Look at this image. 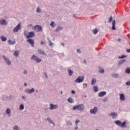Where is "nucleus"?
Wrapping results in <instances>:
<instances>
[{"mask_svg":"<svg viewBox=\"0 0 130 130\" xmlns=\"http://www.w3.org/2000/svg\"><path fill=\"white\" fill-rule=\"evenodd\" d=\"M73 110H79V111H84L85 108L83 104H79L78 105L75 106L72 108Z\"/></svg>","mask_w":130,"mask_h":130,"instance_id":"nucleus-1","label":"nucleus"},{"mask_svg":"<svg viewBox=\"0 0 130 130\" xmlns=\"http://www.w3.org/2000/svg\"><path fill=\"white\" fill-rule=\"evenodd\" d=\"M115 123L117 124V125H118L119 126H120V127H126V122L124 121L123 123H121V122L119 120H117L115 121Z\"/></svg>","mask_w":130,"mask_h":130,"instance_id":"nucleus-2","label":"nucleus"},{"mask_svg":"<svg viewBox=\"0 0 130 130\" xmlns=\"http://www.w3.org/2000/svg\"><path fill=\"white\" fill-rule=\"evenodd\" d=\"M31 60H34L36 61V62H38V63H39V62H41L42 61V59L38 58V57L36 56L35 55H33L31 57Z\"/></svg>","mask_w":130,"mask_h":130,"instance_id":"nucleus-3","label":"nucleus"},{"mask_svg":"<svg viewBox=\"0 0 130 130\" xmlns=\"http://www.w3.org/2000/svg\"><path fill=\"white\" fill-rule=\"evenodd\" d=\"M34 29L37 32H41L43 31L42 26L39 25H36L34 27Z\"/></svg>","mask_w":130,"mask_h":130,"instance_id":"nucleus-4","label":"nucleus"},{"mask_svg":"<svg viewBox=\"0 0 130 130\" xmlns=\"http://www.w3.org/2000/svg\"><path fill=\"white\" fill-rule=\"evenodd\" d=\"M19 30H21V23H18L15 27L13 29V32L16 33V32H18Z\"/></svg>","mask_w":130,"mask_h":130,"instance_id":"nucleus-5","label":"nucleus"},{"mask_svg":"<svg viewBox=\"0 0 130 130\" xmlns=\"http://www.w3.org/2000/svg\"><path fill=\"white\" fill-rule=\"evenodd\" d=\"M84 77V76H79L75 80V83H82V82H83Z\"/></svg>","mask_w":130,"mask_h":130,"instance_id":"nucleus-6","label":"nucleus"},{"mask_svg":"<svg viewBox=\"0 0 130 130\" xmlns=\"http://www.w3.org/2000/svg\"><path fill=\"white\" fill-rule=\"evenodd\" d=\"M24 92L26 94H31V93H34V92H35V89L34 88H31L30 89L26 88L24 90Z\"/></svg>","mask_w":130,"mask_h":130,"instance_id":"nucleus-7","label":"nucleus"},{"mask_svg":"<svg viewBox=\"0 0 130 130\" xmlns=\"http://www.w3.org/2000/svg\"><path fill=\"white\" fill-rule=\"evenodd\" d=\"M98 112V107H94L93 109L90 110V113L91 114H96V113Z\"/></svg>","mask_w":130,"mask_h":130,"instance_id":"nucleus-8","label":"nucleus"},{"mask_svg":"<svg viewBox=\"0 0 130 130\" xmlns=\"http://www.w3.org/2000/svg\"><path fill=\"white\" fill-rule=\"evenodd\" d=\"M49 109L50 110H54V109H56V108H58V105H54L53 104H50L49 105Z\"/></svg>","mask_w":130,"mask_h":130,"instance_id":"nucleus-9","label":"nucleus"},{"mask_svg":"<svg viewBox=\"0 0 130 130\" xmlns=\"http://www.w3.org/2000/svg\"><path fill=\"white\" fill-rule=\"evenodd\" d=\"M0 25L2 26H5L8 25V22L4 18L0 19Z\"/></svg>","mask_w":130,"mask_h":130,"instance_id":"nucleus-10","label":"nucleus"},{"mask_svg":"<svg viewBox=\"0 0 130 130\" xmlns=\"http://www.w3.org/2000/svg\"><path fill=\"white\" fill-rule=\"evenodd\" d=\"M2 57L4 58V60L6 61V62L7 64H8V66H11V62L9 58L6 57V56H5V55H3L2 56Z\"/></svg>","mask_w":130,"mask_h":130,"instance_id":"nucleus-11","label":"nucleus"},{"mask_svg":"<svg viewBox=\"0 0 130 130\" xmlns=\"http://www.w3.org/2000/svg\"><path fill=\"white\" fill-rule=\"evenodd\" d=\"M35 36L34 31H30L28 32V35L26 36V38H32V37Z\"/></svg>","mask_w":130,"mask_h":130,"instance_id":"nucleus-12","label":"nucleus"},{"mask_svg":"<svg viewBox=\"0 0 130 130\" xmlns=\"http://www.w3.org/2000/svg\"><path fill=\"white\" fill-rule=\"evenodd\" d=\"M106 94H107V92H106V91H101L99 93L98 96L99 97H104V96H105V95H106Z\"/></svg>","mask_w":130,"mask_h":130,"instance_id":"nucleus-13","label":"nucleus"},{"mask_svg":"<svg viewBox=\"0 0 130 130\" xmlns=\"http://www.w3.org/2000/svg\"><path fill=\"white\" fill-rule=\"evenodd\" d=\"M27 42H28V43H29V44H30L32 47H34V41H33L32 39H28L27 40Z\"/></svg>","mask_w":130,"mask_h":130,"instance_id":"nucleus-14","label":"nucleus"},{"mask_svg":"<svg viewBox=\"0 0 130 130\" xmlns=\"http://www.w3.org/2000/svg\"><path fill=\"white\" fill-rule=\"evenodd\" d=\"M61 30H63V27L60 26H58L55 30V32H59V31H61Z\"/></svg>","mask_w":130,"mask_h":130,"instance_id":"nucleus-15","label":"nucleus"},{"mask_svg":"<svg viewBox=\"0 0 130 130\" xmlns=\"http://www.w3.org/2000/svg\"><path fill=\"white\" fill-rule=\"evenodd\" d=\"M110 116H112V118H113V119H114L115 118H116L117 117L118 114L115 112H112L110 114Z\"/></svg>","mask_w":130,"mask_h":130,"instance_id":"nucleus-16","label":"nucleus"},{"mask_svg":"<svg viewBox=\"0 0 130 130\" xmlns=\"http://www.w3.org/2000/svg\"><path fill=\"white\" fill-rule=\"evenodd\" d=\"M125 61H126V59H121L120 60L117 64V67H120V66H122V64Z\"/></svg>","mask_w":130,"mask_h":130,"instance_id":"nucleus-17","label":"nucleus"},{"mask_svg":"<svg viewBox=\"0 0 130 130\" xmlns=\"http://www.w3.org/2000/svg\"><path fill=\"white\" fill-rule=\"evenodd\" d=\"M119 97H120V100L121 101H124V100L125 99V97L124 96V94L120 93L119 94Z\"/></svg>","mask_w":130,"mask_h":130,"instance_id":"nucleus-18","label":"nucleus"},{"mask_svg":"<svg viewBox=\"0 0 130 130\" xmlns=\"http://www.w3.org/2000/svg\"><path fill=\"white\" fill-rule=\"evenodd\" d=\"M38 52H39V54H41L42 55H46V53L44 52V51L40 49H38Z\"/></svg>","mask_w":130,"mask_h":130,"instance_id":"nucleus-19","label":"nucleus"},{"mask_svg":"<svg viewBox=\"0 0 130 130\" xmlns=\"http://www.w3.org/2000/svg\"><path fill=\"white\" fill-rule=\"evenodd\" d=\"M8 43L9 45H14L16 44V41H12L11 40H9L8 41Z\"/></svg>","mask_w":130,"mask_h":130,"instance_id":"nucleus-20","label":"nucleus"},{"mask_svg":"<svg viewBox=\"0 0 130 130\" xmlns=\"http://www.w3.org/2000/svg\"><path fill=\"white\" fill-rule=\"evenodd\" d=\"M47 120L49 122V123H52V124H53L54 126L55 125V124L54 123V122H53V121L50 119V118L48 117L47 119H45L46 121H47Z\"/></svg>","mask_w":130,"mask_h":130,"instance_id":"nucleus-21","label":"nucleus"},{"mask_svg":"<svg viewBox=\"0 0 130 130\" xmlns=\"http://www.w3.org/2000/svg\"><path fill=\"white\" fill-rule=\"evenodd\" d=\"M99 70L98 71L99 73H100V74H104L105 70H104V69H103V68H102V67H99Z\"/></svg>","mask_w":130,"mask_h":130,"instance_id":"nucleus-22","label":"nucleus"},{"mask_svg":"<svg viewBox=\"0 0 130 130\" xmlns=\"http://www.w3.org/2000/svg\"><path fill=\"white\" fill-rule=\"evenodd\" d=\"M0 39H1L3 42H6V41H7V38L4 36H1L0 37Z\"/></svg>","mask_w":130,"mask_h":130,"instance_id":"nucleus-23","label":"nucleus"},{"mask_svg":"<svg viewBox=\"0 0 130 130\" xmlns=\"http://www.w3.org/2000/svg\"><path fill=\"white\" fill-rule=\"evenodd\" d=\"M6 113L7 114V115H8L9 117L11 116V109H10V108H7L6 109Z\"/></svg>","mask_w":130,"mask_h":130,"instance_id":"nucleus-24","label":"nucleus"},{"mask_svg":"<svg viewBox=\"0 0 130 130\" xmlns=\"http://www.w3.org/2000/svg\"><path fill=\"white\" fill-rule=\"evenodd\" d=\"M112 30H116V28H115V20H113L112 21Z\"/></svg>","mask_w":130,"mask_h":130,"instance_id":"nucleus-25","label":"nucleus"},{"mask_svg":"<svg viewBox=\"0 0 130 130\" xmlns=\"http://www.w3.org/2000/svg\"><path fill=\"white\" fill-rule=\"evenodd\" d=\"M13 54L15 56H16V57H18L19 56V54H20V51L16 50L14 51Z\"/></svg>","mask_w":130,"mask_h":130,"instance_id":"nucleus-26","label":"nucleus"},{"mask_svg":"<svg viewBox=\"0 0 130 130\" xmlns=\"http://www.w3.org/2000/svg\"><path fill=\"white\" fill-rule=\"evenodd\" d=\"M13 130H21V127H19V126L15 125L13 127Z\"/></svg>","mask_w":130,"mask_h":130,"instance_id":"nucleus-27","label":"nucleus"},{"mask_svg":"<svg viewBox=\"0 0 130 130\" xmlns=\"http://www.w3.org/2000/svg\"><path fill=\"white\" fill-rule=\"evenodd\" d=\"M50 25L52 28H54V27L56 26V24H55V23L53 21L51 22V23H50Z\"/></svg>","mask_w":130,"mask_h":130,"instance_id":"nucleus-28","label":"nucleus"},{"mask_svg":"<svg viewBox=\"0 0 130 130\" xmlns=\"http://www.w3.org/2000/svg\"><path fill=\"white\" fill-rule=\"evenodd\" d=\"M112 77H113V78H118L119 75L118 74L114 73L112 74Z\"/></svg>","mask_w":130,"mask_h":130,"instance_id":"nucleus-29","label":"nucleus"},{"mask_svg":"<svg viewBox=\"0 0 130 130\" xmlns=\"http://www.w3.org/2000/svg\"><path fill=\"white\" fill-rule=\"evenodd\" d=\"M92 33L96 35L98 33V29H97V28H95L94 29L92 30Z\"/></svg>","mask_w":130,"mask_h":130,"instance_id":"nucleus-30","label":"nucleus"},{"mask_svg":"<svg viewBox=\"0 0 130 130\" xmlns=\"http://www.w3.org/2000/svg\"><path fill=\"white\" fill-rule=\"evenodd\" d=\"M96 79L95 78H92L91 80V85H95V83H96Z\"/></svg>","mask_w":130,"mask_h":130,"instance_id":"nucleus-31","label":"nucleus"},{"mask_svg":"<svg viewBox=\"0 0 130 130\" xmlns=\"http://www.w3.org/2000/svg\"><path fill=\"white\" fill-rule=\"evenodd\" d=\"M68 74L69 76H73V73H74L73 71H72L71 69L68 70Z\"/></svg>","mask_w":130,"mask_h":130,"instance_id":"nucleus-32","label":"nucleus"},{"mask_svg":"<svg viewBox=\"0 0 130 130\" xmlns=\"http://www.w3.org/2000/svg\"><path fill=\"white\" fill-rule=\"evenodd\" d=\"M68 101L69 103H73L74 102V100L72 98H69L68 99Z\"/></svg>","mask_w":130,"mask_h":130,"instance_id":"nucleus-33","label":"nucleus"},{"mask_svg":"<svg viewBox=\"0 0 130 130\" xmlns=\"http://www.w3.org/2000/svg\"><path fill=\"white\" fill-rule=\"evenodd\" d=\"M66 124L67 125H69V126L73 125L72 122L70 120L66 121Z\"/></svg>","mask_w":130,"mask_h":130,"instance_id":"nucleus-34","label":"nucleus"},{"mask_svg":"<svg viewBox=\"0 0 130 130\" xmlns=\"http://www.w3.org/2000/svg\"><path fill=\"white\" fill-rule=\"evenodd\" d=\"M25 108L24 107V105L21 104L20 107H19V110H23Z\"/></svg>","mask_w":130,"mask_h":130,"instance_id":"nucleus-35","label":"nucleus"},{"mask_svg":"<svg viewBox=\"0 0 130 130\" xmlns=\"http://www.w3.org/2000/svg\"><path fill=\"white\" fill-rule=\"evenodd\" d=\"M125 72L126 73V74H130V68H127L125 70Z\"/></svg>","mask_w":130,"mask_h":130,"instance_id":"nucleus-36","label":"nucleus"},{"mask_svg":"<svg viewBox=\"0 0 130 130\" xmlns=\"http://www.w3.org/2000/svg\"><path fill=\"white\" fill-rule=\"evenodd\" d=\"M41 9H40V8H39V7H38L37 8V10H36V12L37 13H41Z\"/></svg>","mask_w":130,"mask_h":130,"instance_id":"nucleus-37","label":"nucleus"},{"mask_svg":"<svg viewBox=\"0 0 130 130\" xmlns=\"http://www.w3.org/2000/svg\"><path fill=\"white\" fill-rule=\"evenodd\" d=\"M94 92H98V87L96 86H94L93 87Z\"/></svg>","mask_w":130,"mask_h":130,"instance_id":"nucleus-38","label":"nucleus"},{"mask_svg":"<svg viewBox=\"0 0 130 130\" xmlns=\"http://www.w3.org/2000/svg\"><path fill=\"white\" fill-rule=\"evenodd\" d=\"M118 58H119V59H122V58H126V55H122V56H119V57H118Z\"/></svg>","mask_w":130,"mask_h":130,"instance_id":"nucleus-39","label":"nucleus"},{"mask_svg":"<svg viewBox=\"0 0 130 130\" xmlns=\"http://www.w3.org/2000/svg\"><path fill=\"white\" fill-rule=\"evenodd\" d=\"M49 44L50 46H52V45H53V43H52L51 41H50V40H49Z\"/></svg>","mask_w":130,"mask_h":130,"instance_id":"nucleus-40","label":"nucleus"},{"mask_svg":"<svg viewBox=\"0 0 130 130\" xmlns=\"http://www.w3.org/2000/svg\"><path fill=\"white\" fill-rule=\"evenodd\" d=\"M125 84L126 86H130V81L126 82Z\"/></svg>","mask_w":130,"mask_h":130,"instance_id":"nucleus-41","label":"nucleus"},{"mask_svg":"<svg viewBox=\"0 0 130 130\" xmlns=\"http://www.w3.org/2000/svg\"><path fill=\"white\" fill-rule=\"evenodd\" d=\"M113 19V18L112 17V16H110V19L109 20L108 22L110 23V22H111V21H112Z\"/></svg>","mask_w":130,"mask_h":130,"instance_id":"nucleus-42","label":"nucleus"},{"mask_svg":"<svg viewBox=\"0 0 130 130\" xmlns=\"http://www.w3.org/2000/svg\"><path fill=\"white\" fill-rule=\"evenodd\" d=\"M27 27L29 28H32L33 27V25L32 24H29L27 25Z\"/></svg>","mask_w":130,"mask_h":130,"instance_id":"nucleus-43","label":"nucleus"},{"mask_svg":"<svg viewBox=\"0 0 130 130\" xmlns=\"http://www.w3.org/2000/svg\"><path fill=\"white\" fill-rule=\"evenodd\" d=\"M76 51H77V53H81V49H77L76 50Z\"/></svg>","mask_w":130,"mask_h":130,"instance_id":"nucleus-44","label":"nucleus"},{"mask_svg":"<svg viewBox=\"0 0 130 130\" xmlns=\"http://www.w3.org/2000/svg\"><path fill=\"white\" fill-rule=\"evenodd\" d=\"M108 100V99L107 98V97H105V98H104L103 101L105 102V101H107Z\"/></svg>","mask_w":130,"mask_h":130,"instance_id":"nucleus-45","label":"nucleus"},{"mask_svg":"<svg viewBox=\"0 0 130 130\" xmlns=\"http://www.w3.org/2000/svg\"><path fill=\"white\" fill-rule=\"evenodd\" d=\"M13 98H14V96L13 95H10L9 96V99H10V100H11V99H13Z\"/></svg>","mask_w":130,"mask_h":130,"instance_id":"nucleus-46","label":"nucleus"},{"mask_svg":"<svg viewBox=\"0 0 130 130\" xmlns=\"http://www.w3.org/2000/svg\"><path fill=\"white\" fill-rule=\"evenodd\" d=\"M27 71L26 70H24L23 71V74L24 75H27Z\"/></svg>","mask_w":130,"mask_h":130,"instance_id":"nucleus-47","label":"nucleus"},{"mask_svg":"<svg viewBox=\"0 0 130 130\" xmlns=\"http://www.w3.org/2000/svg\"><path fill=\"white\" fill-rule=\"evenodd\" d=\"M79 122H80V120H76L75 123L76 124H78V123H79Z\"/></svg>","mask_w":130,"mask_h":130,"instance_id":"nucleus-48","label":"nucleus"},{"mask_svg":"<svg viewBox=\"0 0 130 130\" xmlns=\"http://www.w3.org/2000/svg\"><path fill=\"white\" fill-rule=\"evenodd\" d=\"M71 92H72V94H76V91H75V90H72L71 91Z\"/></svg>","mask_w":130,"mask_h":130,"instance_id":"nucleus-49","label":"nucleus"},{"mask_svg":"<svg viewBox=\"0 0 130 130\" xmlns=\"http://www.w3.org/2000/svg\"><path fill=\"white\" fill-rule=\"evenodd\" d=\"M126 52H127V53H129L130 52V49H128L126 50Z\"/></svg>","mask_w":130,"mask_h":130,"instance_id":"nucleus-50","label":"nucleus"},{"mask_svg":"<svg viewBox=\"0 0 130 130\" xmlns=\"http://www.w3.org/2000/svg\"><path fill=\"white\" fill-rule=\"evenodd\" d=\"M117 41H118L119 42H120V41H121V39H120V38H119L118 39Z\"/></svg>","mask_w":130,"mask_h":130,"instance_id":"nucleus-51","label":"nucleus"},{"mask_svg":"<svg viewBox=\"0 0 130 130\" xmlns=\"http://www.w3.org/2000/svg\"><path fill=\"white\" fill-rule=\"evenodd\" d=\"M41 44L42 45H43V44H44V42H43V41H42L41 42Z\"/></svg>","mask_w":130,"mask_h":130,"instance_id":"nucleus-52","label":"nucleus"},{"mask_svg":"<svg viewBox=\"0 0 130 130\" xmlns=\"http://www.w3.org/2000/svg\"><path fill=\"white\" fill-rule=\"evenodd\" d=\"M22 99H26V98L24 96H22Z\"/></svg>","mask_w":130,"mask_h":130,"instance_id":"nucleus-53","label":"nucleus"},{"mask_svg":"<svg viewBox=\"0 0 130 130\" xmlns=\"http://www.w3.org/2000/svg\"><path fill=\"white\" fill-rule=\"evenodd\" d=\"M61 45L63 47H64V43H61Z\"/></svg>","mask_w":130,"mask_h":130,"instance_id":"nucleus-54","label":"nucleus"},{"mask_svg":"<svg viewBox=\"0 0 130 130\" xmlns=\"http://www.w3.org/2000/svg\"><path fill=\"white\" fill-rule=\"evenodd\" d=\"M45 75L46 76V79H47V78H48L47 74L46 73H45Z\"/></svg>","mask_w":130,"mask_h":130,"instance_id":"nucleus-55","label":"nucleus"},{"mask_svg":"<svg viewBox=\"0 0 130 130\" xmlns=\"http://www.w3.org/2000/svg\"><path fill=\"white\" fill-rule=\"evenodd\" d=\"M83 85H85V87H87L88 84L87 83H83Z\"/></svg>","mask_w":130,"mask_h":130,"instance_id":"nucleus-56","label":"nucleus"},{"mask_svg":"<svg viewBox=\"0 0 130 130\" xmlns=\"http://www.w3.org/2000/svg\"><path fill=\"white\" fill-rule=\"evenodd\" d=\"M73 17H74V18H76V17H77V16H76V15H75V14L73 15Z\"/></svg>","mask_w":130,"mask_h":130,"instance_id":"nucleus-57","label":"nucleus"},{"mask_svg":"<svg viewBox=\"0 0 130 130\" xmlns=\"http://www.w3.org/2000/svg\"><path fill=\"white\" fill-rule=\"evenodd\" d=\"M36 93H39L38 90H36Z\"/></svg>","mask_w":130,"mask_h":130,"instance_id":"nucleus-58","label":"nucleus"},{"mask_svg":"<svg viewBox=\"0 0 130 130\" xmlns=\"http://www.w3.org/2000/svg\"><path fill=\"white\" fill-rule=\"evenodd\" d=\"M84 62V63H86V60L85 59L84 60V62Z\"/></svg>","mask_w":130,"mask_h":130,"instance_id":"nucleus-59","label":"nucleus"},{"mask_svg":"<svg viewBox=\"0 0 130 130\" xmlns=\"http://www.w3.org/2000/svg\"><path fill=\"white\" fill-rule=\"evenodd\" d=\"M24 86H27V83H24Z\"/></svg>","mask_w":130,"mask_h":130,"instance_id":"nucleus-60","label":"nucleus"},{"mask_svg":"<svg viewBox=\"0 0 130 130\" xmlns=\"http://www.w3.org/2000/svg\"><path fill=\"white\" fill-rule=\"evenodd\" d=\"M75 129L76 130L78 129V127H75Z\"/></svg>","mask_w":130,"mask_h":130,"instance_id":"nucleus-61","label":"nucleus"},{"mask_svg":"<svg viewBox=\"0 0 130 130\" xmlns=\"http://www.w3.org/2000/svg\"><path fill=\"white\" fill-rule=\"evenodd\" d=\"M60 93L61 94H62V91H61Z\"/></svg>","mask_w":130,"mask_h":130,"instance_id":"nucleus-62","label":"nucleus"},{"mask_svg":"<svg viewBox=\"0 0 130 130\" xmlns=\"http://www.w3.org/2000/svg\"><path fill=\"white\" fill-rule=\"evenodd\" d=\"M85 97H87V96H86V95H85Z\"/></svg>","mask_w":130,"mask_h":130,"instance_id":"nucleus-63","label":"nucleus"},{"mask_svg":"<svg viewBox=\"0 0 130 130\" xmlns=\"http://www.w3.org/2000/svg\"><path fill=\"white\" fill-rule=\"evenodd\" d=\"M129 45H130V43H129Z\"/></svg>","mask_w":130,"mask_h":130,"instance_id":"nucleus-64","label":"nucleus"}]
</instances>
